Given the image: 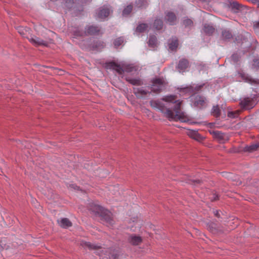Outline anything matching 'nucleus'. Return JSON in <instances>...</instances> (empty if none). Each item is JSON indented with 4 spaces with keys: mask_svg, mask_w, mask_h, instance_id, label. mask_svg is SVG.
<instances>
[{
    "mask_svg": "<svg viewBox=\"0 0 259 259\" xmlns=\"http://www.w3.org/2000/svg\"><path fill=\"white\" fill-rule=\"evenodd\" d=\"M176 99L177 97L175 95L167 96L162 99L166 102L165 104L159 100H151L150 104L152 108L159 110L163 114L164 116L170 121L180 120L184 122H187L189 118L181 111L182 101Z\"/></svg>",
    "mask_w": 259,
    "mask_h": 259,
    "instance_id": "obj_1",
    "label": "nucleus"
},
{
    "mask_svg": "<svg viewBox=\"0 0 259 259\" xmlns=\"http://www.w3.org/2000/svg\"><path fill=\"white\" fill-rule=\"evenodd\" d=\"M258 96L257 94H251L249 97L241 98L239 106L242 110L252 109L257 103Z\"/></svg>",
    "mask_w": 259,
    "mask_h": 259,
    "instance_id": "obj_2",
    "label": "nucleus"
},
{
    "mask_svg": "<svg viewBox=\"0 0 259 259\" xmlns=\"http://www.w3.org/2000/svg\"><path fill=\"white\" fill-rule=\"evenodd\" d=\"M237 75L239 81H244L251 85L259 84V79L252 78L251 75L242 70H238Z\"/></svg>",
    "mask_w": 259,
    "mask_h": 259,
    "instance_id": "obj_3",
    "label": "nucleus"
},
{
    "mask_svg": "<svg viewBox=\"0 0 259 259\" xmlns=\"http://www.w3.org/2000/svg\"><path fill=\"white\" fill-rule=\"evenodd\" d=\"M164 81L163 78H155L152 80V84L150 87L151 91L156 93H160L164 87Z\"/></svg>",
    "mask_w": 259,
    "mask_h": 259,
    "instance_id": "obj_4",
    "label": "nucleus"
},
{
    "mask_svg": "<svg viewBox=\"0 0 259 259\" xmlns=\"http://www.w3.org/2000/svg\"><path fill=\"white\" fill-rule=\"evenodd\" d=\"M100 217L103 224H105L106 226L112 227L114 225V221L113 219L112 213L108 210L105 209L102 212Z\"/></svg>",
    "mask_w": 259,
    "mask_h": 259,
    "instance_id": "obj_5",
    "label": "nucleus"
},
{
    "mask_svg": "<svg viewBox=\"0 0 259 259\" xmlns=\"http://www.w3.org/2000/svg\"><path fill=\"white\" fill-rule=\"evenodd\" d=\"M190 67L189 61L185 58L181 59L177 65L176 69L180 73H183L187 71Z\"/></svg>",
    "mask_w": 259,
    "mask_h": 259,
    "instance_id": "obj_6",
    "label": "nucleus"
},
{
    "mask_svg": "<svg viewBox=\"0 0 259 259\" xmlns=\"http://www.w3.org/2000/svg\"><path fill=\"white\" fill-rule=\"evenodd\" d=\"M105 67L107 69L115 70L119 74L121 75L124 72L123 66H121L114 61H110L105 63Z\"/></svg>",
    "mask_w": 259,
    "mask_h": 259,
    "instance_id": "obj_7",
    "label": "nucleus"
},
{
    "mask_svg": "<svg viewBox=\"0 0 259 259\" xmlns=\"http://www.w3.org/2000/svg\"><path fill=\"white\" fill-rule=\"evenodd\" d=\"M194 106L199 109L205 108L207 106L206 99L199 95L195 96L193 100Z\"/></svg>",
    "mask_w": 259,
    "mask_h": 259,
    "instance_id": "obj_8",
    "label": "nucleus"
},
{
    "mask_svg": "<svg viewBox=\"0 0 259 259\" xmlns=\"http://www.w3.org/2000/svg\"><path fill=\"white\" fill-rule=\"evenodd\" d=\"M86 36L89 35H98L102 34L101 32V28L97 25H87L85 27Z\"/></svg>",
    "mask_w": 259,
    "mask_h": 259,
    "instance_id": "obj_9",
    "label": "nucleus"
},
{
    "mask_svg": "<svg viewBox=\"0 0 259 259\" xmlns=\"http://www.w3.org/2000/svg\"><path fill=\"white\" fill-rule=\"evenodd\" d=\"M106 46L104 41L101 40H94L92 43L90 45V49L93 51H101Z\"/></svg>",
    "mask_w": 259,
    "mask_h": 259,
    "instance_id": "obj_10",
    "label": "nucleus"
},
{
    "mask_svg": "<svg viewBox=\"0 0 259 259\" xmlns=\"http://www.w3.org/2000/svg\"><path fill=\"white\" fill-rule=\"evenodd\" d=\"M110 12L109 8L107 6H104L98 9L97 14L98 18L104 19L109 15Z\"/></svg>",
    "mask_w": 259,
    "mask_h": 259,
    "instance_id": "obj_11",
    "label": "nucleus"
},
{
    "mask_svg": "<svg viewBox=\"0 0 259 259\" xmlns=\"http://www.w3.org/2000/svg\"><path fill=\"white\" fill-rule=\"evenodd\" d=\"M28 39L32 44L36 47L39 46H44L47 47L48 46V42L44 41L38 37H31V38H28Z\"/></svg>",
    "mask_w": 259,
    "mask_h": 259,
    "instance_id": "obj_12",
    "label": "nucleus"
},
{
    "mask_svg": "<svg viewBox=\"0 0 259 259\" xmlns=\"http://www.w3.org/2000/svg\"><path fill=\"white\" fill-rule=\"evenodd\" d=\"M165 20L170 25L176 24L177 21V16L174 12H168L165 15Z\"/></svg>",
    "mask_w": 259,
    "mask_h": 259,
    "instance_id": "obj_13",
    "label": "nucleus"
},
{
    "mask_svg": "<svg viewBox=\"0 0 259 259\" xmlns=\"http://www.w3.org/2000/svg\"><path fill=\"white\" fill-rule=\"evenodd\" d=\"M90 209L93 212L97 214H98L100 217L105 209L101 206L96 204L94 203H91Z\"/></svg>",
    "mask_w": 259,
    "mask_h": 259,
    "instance_id": "obj_14",
    "label": "nucleus"
},
{
    "mask_svg": "<svg viewBox=\"0 0 259 259\" xmlns=\"http://www.w3.org/2000/svg\"><path fill=\"white\" fill-rule=\"evenodd\" d=\"M259 150V143H255L250 145H246L243 148V152L252 153Z\"/></svg>",
    "mask_w": 259,
    "mask_h": 259,
    "instance_id": "obj_15",
    "label": "nucleus"
},
{
    "mask_svg": "<svg viewBox=\"0 0 259 259\" xmlns=\"http://www.w3.org/2000/svg\"><path fill=\"white\" fill-rule=\"evenodd\" d=\"M133 93L136 97L139 98H143L146 96L148 93H149L148 91L144 90L143 88H134Z\"/></svg>",
    "mask_w": 259,
    "mask_h": 259,
    "instance_id": "obj_16",
    "label": "nucleus"
},
{
    "mask_svg": "<svg viewBox=\"0 0 259 259\" xmlns=\"http://www.w3.org/2000/svg\"><path fill=\"white\" fill-rule=\"evenodd\" d=\"M187 135L190 138L198 142H201L203 140V137L201 136L196 131L190 130L188 132Z\"/></svg>",
    "mask_w": 259,
    "mask_h": 259,
    "instance_id": "obj_17",
    "label": "nucleus"
},
{
    "mask_svg": "<svg viewBox=\"0 0 259 259\" xmlns=\"http://www.w3.org/2000/svg\"><path fill=\"white\" fill-rule=\"evenodd\" d=\"M142 241L140 236L136 235H131L128 238V241L133 245H139Z\"/></svg>",
    "mask_w": 259,
    "mask_h": 259,
    "instance_id": "obj_18",
    "label": "nucleus"
},
{
    "mask_svg": "<svg viewBox=\"0 0 259 259\" xmlns=\"http://www.w3.org/2000/svg\"><path fill=\"white\" fill-rule=\"evenodd\" d=\"M179 45L178 39L177 37H172L168 40L169 49L171 51H176Z\"/></svg>",
    "mask_w": 259,
    "mask_h": 259,
    "instance_id": "obj_19",
    "label": "nucleus"
},
{
    "mask_svg": "<svg viewBox=\"0 0 259 259\" xmlns=\"http://www.w3.org/2000/svg\"><path fill=\"white\" fill-rule=\"evenodd\" d=\"M243 6L239 4L237 2H230L229 4V8L231 11L235 13H238L241 9Z\"/></svg>",
    "mask_w": 259,
    "mask_h": 259,
    "instance_id": "obj_20",
    "label": "nucleus"
},
{
    "mask_svg": "<svg viewBox=\"0 0 259 259\" xmlns=\"http://www.w3.org/2000/svg\"><path fill=\"white\" fill-rule=\"evenodd\" d=\"M125 79L126 81L134 85H142L143 84V81L140 78H134L130 77H126Z\"/></svg>",
    "mask_w": 259,
    "mask_h": 259,
    "instance_id": "obj_21",
    "label": "nucleus"
},
{
    "mask_svg": "<svg viewBox=\"0 0 259 259\" xmlns=\"http://www.w3.org/2000/svg\"><path fill=\"white\" fill-rule=\"evenodd\" d=\"M58 223L59 226L63 228H68L72 225V223L68 218H63L60 221L58 220Z\"/></svg>",
    "mask_w": 259,
    "mask_h": 259,
    "instance_id": "obj_22",
    "label": "nucleus"
},
{
    "mask_svg": "<svg viewBox=\"0 0 259 259\" xmlns=\"http://www.w3.org/2000/svg\"><path fill=\"white\" fill-rule=\"evenodd\" d=\"M207 228L212 233H216L219 230L218 225L213 222L207 223Z\"/></svg>",
    "mask_w": 259,
    "mask_h": 259,
    "instance_id": "obj_23",
    "label": "nucleus"
},
{
    "mask_svg": "<svg viewBox=\"0 0 259 259\" xmlns=\"http://www.w3.org/2000/svg\"><path fill=\"white\" fill-rule=\"evenodd\" d=\"M124 38L123 36L118 37L114 39L113 41V45L115 49L118 48L120 46L123 45Z\"/></svg>",
    "mask_w": 259,
    "mask_h": 259,
    "instance_id": "obj_24",
    "label": "nucleus"
},
{
    "mask_svg": "<svg viewBox=\"0 0 259 259\" xmlns=\"http://www.w3.org/2000/svg\"><path fill=\"white\" fill-rule=\"evenodd\" d=\"M72 33L74 38H77L79 37H83L86 36L85 30L83 31L79 28H75L74 30H72Z\"/></svg>",
    "mask_w": 259,
    "mask_h": 259,
    "instance_id": "obj_25",
    "label": "nucleus"
},
{
    "mask_svg": "<svg viewBox=\"0 0 259 259\" xmlns=\"http://www.w3.org/2000/svg\"><path fill=\"white\" fill-rule=\"evenodd\" d=\"M136 6L140 9H146L148 5V0H137L135 3Z\"/></svg>",
    "mask_w": 259,
    "mask_h": 259,
    "instance_id": "obj_26",
    "label": "nucleus"
},
{
    "mask_svg": "<svg viewBox=\"0 0 259 259\" xmlns=\"http://www.w3.org/2000/svg\"><path fill=\"white\" fill-rule=\"evenodd\" d=\"M203 30L204 33L208 35H212L215 31V29L212 26L207 24L204 25Z\"/></svg>",
    "mask_w": 259,
    "mask_h": 259,
    "instance_id": "obj_27",
    "label": "nucleus"
},
{
    "mask_svg": "<svg viewBox=\"0 0 259 259\" xmlns=\"http://www.w3.org/2000/svg\"><path fill=\"white\" fill-rule=\"evenodd\" d=\"M81 245L84 248H88L90 249L97 250L101 248L100 246L92 244L89 242H82Z\"/></svg>",
    "mask_w": 259,
    "mask_h": 259,
    "instance_id": "obj_28",
    "label": "nucleus"
},
{
    "mask_svg": "<svg viewBox=\"0 0 259 259\" xmlns=\"http://www.w3.org/2000/svg\"><path fill=\"white\" fill-rule=\"evenodd\" d=\"M212 134L215 138L218 139L220 142H224L225 140V135L220 131H213Z\"/></svg>",
    "mask_w": 259,
    "mask_h": 259,
    "instance_id": "obj_29",
    "label": "nucleus"
},
{
    "mask_svg": "<svg viewBox=\"0 0 259 259\" xmlns=\"http://www.w3.org/2000/svg\"><path fill=\"white\" fill-rule=\"evenodd\" d=\"M222 36L224 40H230L233 37V35L231 31L227 29L222 30Z\"/></svg>",
    "mask_w": 259,
    "mask_h": 259,
    "instance_id": "obj_30",
    "label": "nucleus"
},
{
    "mask_svg": "<svg viewBox=\"0 0 259 259\" xmlns=\"http://www.w3.org/2000/svg\"><path fill=\"white\" fill-rule=\"evenodd\" d=\"M163 26V22L161 19H156L153 23V27L156 30H159L162 29Z\"/></svg>",
    "mask_w": 259,
    "mask_h": 259,
    "instance_id": "obj_31",
    "label": "nucleus"
},
{
    "mask_svg": "<svg viewBox=\"0 0 259 259\" xmlns=\"http://www.w3.org/2000/svg\"><path fill=\"white\" fill-rule=\"evenodd\" d=\"M148 27L146 23H140L136 29V32L138 33H142L145 32Z\"/></svg>",
    "mask_w": 259,
    "mask_h": 259,
    "instance_id": "obj_32",
    "label": "nucleus"
},
{
    "mask_svg": "<svg viewBox=\"0 0 259 259\" xmlns=\"http://www.w3.org/2000/svg\"><path fill=\"white\" fill-rule=\"evenodd\" d=\"M148 44L150 47L154 48L155 47L157 44V38L156 36L154 35H150Z\"/></svg>",
    "mask_w": 259,
    "mask_h": 259,
    "instance_id": "obj_33",
    "label": "nucleus"
},
{
    "mask_svg": "<svg viewBox=\"0 0 259 259\" xmlns=\"http://www.w3.org/2000/svg\"><path fill=\"white\" fill-rule=\"evenodd\" d=\"M211 114L212 115L215 117L216 118H218L221 115V110L219 108L218 105L213 106L211 109Z\"/></svg>",
    "mask_w": 259,
    "mask_h": 259,
    "instance_id": "obj_34",
    "label": "nucleus"
},
{
    "mask_svg": "<svg viewBox=\"0 0 259 259\" xmlns=\"http://www.w3.org/2000/svg\"><path fill=\"white\" fill-rule=\"evenodd\" d=\"M203 86H204V84H202L196 85L194 88V89H193V88H192V87H191V88L187 87V88L182 89L181 90L183 91V92H188V91H190L191 90L192 91L198 92V91H200L203 88Z\"/></svg>",
    "mask_w": 259,
    "mask_h": 259,
    "instance_id": "obj_35",
    "label": "nucleus"
},
{
    "mask_svg": "<svg viewBox=\"0 0 259 259\" xmlns=\"http://www.w3.org/2000/svg\"><path fill=\"white\" fill-rule=\"evenodd\" d=\"M182 23H183V25L185 27H189L190 28V27H192L193 25V21L191 19L188 18V17L184 18Z\"/></svg>",
    "mask_w": 259,
    "mask_h": 259,
    "instance_id": "obj_36",
    "label": "nucleus"
},
{
    "mask_svg": "<svg viewBox=\"0 0 259 259\" xmlns=\"http://www.w3.org/2000/svg\"><path fill=\"white\" fill-rule=\"evenodd\" d=\"M133 10V5H129L127 6L122 11V15L124 16H128Z\"/></svg>",
    "mask_w": 259,
    "mask_h": 259,
    "instance_id": "obj_37",
    "label": "nucleus"
},
{
    "mask_svg": "<svg viewBox=\"0 0 259 259\" xmlns=\"http://www.w3.org/2000/svg\"><path fill=\"white\" fill-rule=\"evenodd\" d=\"M65 6L69 9L75 8L74 0H65Z\"/></svg>",
    "mask_w": 259,
    "mask_h": 259,
    "instance_id": "obj_38",
    "label": "nucleus"
},
{
    "mask_svg": "<svg viewBox=\"0 0 259 259\" xmlns=\"http://www.w3.org/2000/svg\"><path fill=\"white\" fill-rule=\"evenodd\" d=\"M239 113V111H229L228 112L227 115L230 118H235L238 116Z\"/></svg>",
    "mask_w": 259,
    "mask_h": 259,
    "instance_id": "obj_39",
    "label": "nucleus"
},
{
    "mask_svg": "<svg viewBox=\"0 0 259 259\" xmlns=\"http://www.w3.org/2000/svg\"><path fill=\"white\" fill-rule=\"evenodd\" d=\"M241 58V56L238 53H234L231 56V60L234 63H237L238 62Z\"/></svg>",
    "mask_w": 259,
    "mask_h": 259,
    "instance_id": "obj_40",
    "label": "nucleus"
},
{
    "mask_svg": "<svg viewBox=\"0 0 259 259\" xmlns=\"http://www.w3.org/2000/svg\"><path fill=\"white\" fill-rule=\"evenodd\" d=\"M124 72H131L133 71L134 67L131 65H126L123 66Z\"/></svg>",
    "mask_w": 259,
    "mask_h": 259,
    "instance_id": "obj_41",
    "label": "nucleus"
},
{
    "mask_svg": "<svg viewBox=\"0 0 259 259\" xmlns=\"http://www.w3.org/2000/svg\"><path fill=\"white\" fill-rule=\"evenodd\" d=\"M242 151L243 152V148L242 147H234L230 150V152L233 153H239Z\"/></svg>",
    "mask_w": 259,
    "mask_h": 259,
    "instance_id": "obj_42",
    "label": "nucleus"
},
{
    "mask_svg": "<svg viewBox=\"0 0 259 259\" xmlns=\"http://www.w3.org/2000/svg\"><path fill=\"white\" fill-rule=\"evenodd\" d=\"M253 28L254 29H259V21L253 22Z\"/></svg>",
    "mask_w": 259,
    "mask_h": 259,
    "instance_id": "obj_43",
    "label": "nucleus"
},
{
    "mask_svg": "<svg viewBox=\"0 0 259 259\" xmlns=\"http://www.w3.org/2000/svg\"><path fill=\"white\" fill-rule=\"evenodd\" d=\"M118 257V254L117 253H112L111 256H110V258L111 259H117Z\"/></svg>",
    "mask_w": 259,
    "mask_h": 259,
    "instance_id": "obj_44",
    "label": "nucleus"
},
{
    "mask_svg": "<svg viewBox=\"0 0 259 259\" xmlns=\"http://www.w3.org/2000/svg\"><path fill=\"white\" fill-rule=\"evenodd\" d=\"M6 248V244H4L2 241H0V250H2Z\"/></svg>",
    "mask_w": 259,
    "mask_h": 259,
    "instance_id": "obj_45",
    "label": "nucleus"
},
{
    "mask_svg": "<svg viewBox=\"0 0 259 259\" xmlns=\"http://www.w3.org/2000/svg\"><path fill=\"white\" fill-rule=\"evenodd\" d=\"M213 213H214V215L219 218L220 217V213H219V210H213Z\"/></svg>",
    "mask_w": 259,
    "mask_h": 259,
    "instance_id": "obj_46",
    "label": "nucleus"
},
{
    "mask_svg": "<svg viewBox=\"0 0 259 259\" xmlns=\"http://www.w3.org/2000/svg\"><path fill=\"white\" fill-rule=\"evenodd\" d=\"M219 199V196L217 194H213V197L211 198L212 201H216Z\"/></svg>",
    "mask_w": 259,
    "mask_h": 259,
    "instance_id": "obj_47",
    "label": "nucleus"
},
{
    "mask_svg": "<svg viewBox=\"0 0 259 259\" xmlns=\"http://www.w3.org/2000/svg\"><path fill=\"white\" fill-rule=\"evenodd\" d=\"M70 187L75 190H78L79 188V187H78L75 184H71L70 185Z\"/></svg>",
    "mask_w": 259,
    "mask_h": 259,
    "instance_id": "obj_48",
    "label": "nucleus"
},
{
    "mask_svg": "<svg viewBox=\"0 0 259 259\" xmlns=\"http://www.w3.org/2000/svg\"><path fill=\"white\" fill-rule=\"evenodd\" d=\"M193 182L194 185L199 184L201 183V181H200V180H193Z\"/></svg>",
    "mask_w": 259,
    "mask_h": 259,
    "instance_id": "obj_49",
    "label": "nucleus"
},
{
    "mask_svg": "<svg viewBox=\"0 0 259 259\" xmlns=\"http://www.w3.org/2000/svg\"><path fill=\"white\" fill-rule=\"evenodd\" d=\"M83 4H87L91 2L92 0H80Z\"/></svg>",
    "mask_w": 259,
    "mask_h": 259,
    "instance_id": "obj_50",
    "label": "nucleus"
},
{
    "mask_svg": "<svg viewBox=\"0 0 259 259\" xmlns=\"http://www.w3.org/2000/svg\"><path fill=\"white\" fill-rule=\"evenodd\" d=\"M19 32V33H20L21 35H23L24 34L23 33L21 32L20 31Z\"/></svg>",
    "mask_w": 259,
    "mask_h": 259,
    "instance_id": "obj_51",
    "label": "nucleus"
},
{
    "mask_svg": "<svg viewBox=\"0 0 259 259\" xmlns=\"http://www.w3.org/2000/svg\"><path fill=\"white\" fill-rule=\"evenodd\" d=\"M256 68V69H258L259 68V66H257V67H255Z\"/></svg>",
    "mask_w": 259,
    "mask_h": 259,
    "instance_id": "obj_52",
    "label": "nucleus"
}]
</instances>
